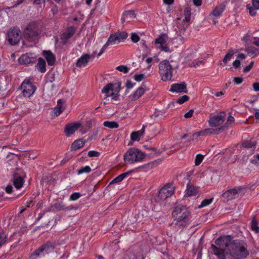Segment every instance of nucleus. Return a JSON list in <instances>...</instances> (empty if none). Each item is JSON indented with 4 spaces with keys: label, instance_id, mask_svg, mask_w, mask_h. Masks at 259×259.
Returning a JSON list of instances; mask_svg holds the SVG:
<instances>
[{
    "label": "nucleus",
    "instance_id": "nucleus-10",
    "mask_svg": "<svg viewBox=\"0 0 259 259\" xmlns=\"http://www.w3.org/2000/svg\"><path fill=\"white\" fill-rule=\"evenodd\" d=\"M23 96L30 97L35 91L36 88L27 79L24 80L20 87Z\"/></svg>",
    "mask_w": 259,
    "mask_h": 259
},
{
    "label": "nucleus",
    "instance_id": "nucleus-62",
    "mask_svg": "<svg viewBox=\"0 0 259 259\" xmlns=\"http://www.w3.org/2000/svg\"><path fill=\"white\" fill-rule=\"evenodd\" d=\"M205 133H206L207 135L208 134H215V129L213 128H207L205 130Z\"/></svg>",
    "mask_w": 259,
    "mask_h": 259
},
{
    "label": "nucleus",
    "instance_id": "nucleus-29",
    "mask_svg": "<svg viewBox=\"0 0 259 259\" xmlns=\"http://www.w3.org/2000/svg\"><path fill=\"white\" fill-rule=\"evenodd\" d=\"M24 181L21 177H16L14 178L13 180V184L15 187L18 189L22 187L23 185Z\"/></svg>",
    "mask_w": 259,
    "mask_h": 259
},
{
    "label": "nucleus",
    "instance_id": "nucleus-21",
    "mask_svg": "<svg viewBox=\"0 0 259 259\" xmlns=\"http://www.w3.org/2000/svg\"><path fill=\"white\" fill-rule=\"evenodd\" d=\"M90 58V56L89 54H84L82 55L77 60L76 63V66L78 67H84L88 63Z\"/></svg>",
    "mask_w": 259,
    "mask_h": 259
},
{
    "label": "nucleus",
    "instance_id": "nucleus-22",
    "mask_svg": "<svg viewBox=\"0 0 259 259\" xmlns=\"http://www.w3.org/2000/svg\"><path fill=\"white\" fill-rule=\"evenodd\" d=\"M43 55L45 57L49 65H54L55 62V57L50 51H45Z\"/></svg>",
    "mask_w": 259,
    "mask_h": 259
},
{
    "label": "nucleus",
    "instance_id": "nucleus-7",
    "mask_svg": "<svg viewBox=\"0 0 259 259\" xmlns=\"http://www.w3.org/2000/svg\"><path fill=\"white\" fill-rule=\"evenodd\" d=\"M174 187L172 185L167 184L163 186L159 191L154 199L157 202H161L171 196L174 192Z\"/></svg>",
    "mask_w": 259,
    "mask_h": 259
},
{
    "label": "nucleus",
    "instance_id": "nucleus-4",
    "mask_svg": "<svg viewBox=\"0 0 259 259\" xmlns=\"http://www.w3.org/2000/svg\"><path fill=\"white\" fill-rule=\"evenodd\" d=\"M145 158V154L138 149L132 148L124 154L123 159L127 164L141 161Z\"/></svg>",
    "mask_w": 259,
    "mask_h": 259
},
{
    "label": "nucleus",
    "instance_id": "nucleus-48",
    "mask_svg": "<svg viewBox=\"0 0 259 259\" xmlns=\"http://www.w3.org/2000/svg\"><path fill=\"white\" fill-rule=\"evenodd\" d=\"M203 159V156L200 154H198L196 156V159H195V165H199L200 163L202 162V160Z\"/></svg>",
    "mask_w": 259,
    "mask_h": 259
},
{
    "label": "nucleus",
    "instance_id": "nucleus-34",
    "mask_svg": "<svg viewBox=\"0 0 259 259\" xmlns=\"http://www.w3.org/2000/svg\"><path fill=\"white\" fill-rule=\"evenodd\" d=\"M103 125L105 127H107L110 128H117L119 126L118 124L115 121H105L103 123Z\"/></svg>",
    "mask_w": 259,
    "mask_h": 259
},
{
    "label": "nucleus",
    "instance_id": "nucleus-38",
    "mask_svg": "<svg viewBox=\"0 0 259 259\" xmlns=\"http://www.w3.org/2000/svg\"><path fill=\"white\" fill-rule=\"evenodd\" d=\"M255 141H246L242 143V146L246 148H250L255 146Z\"/></svg>",
    "mask_w": 259,
    "mask_h": 259
},
{
    "label": "nucleus",
    "instance_id": "nucleus-61",
    "mask_svg": "<svg viewBox=\"0 0 259 259\" xmlns=\"http://www.w3.org/2000/svg\"><path fill=\"white\" fill-rule=\"evenodd\" d=\"M74 33V31L72 29H70L68 30V32L65 34L66 35V38L67 39L70 38L71 37Z\"/></svg>",
    "mask_w": 259,
    "mask_h": 259
},
{
    "label": "nucleus",
    "instance_id": "nucleus-8",
    "mask_svg": "<svg viewBox=\"0 0 259 259\" xmlns=\"http://www.w3.org/2000/svg\"><path fill=\"white\" fill-rule=\"evenodd\" d=\"M226 114L224 111H220L216 115L211 114L208 121L209 125L215 127L221 125L225 120Z\"/></svg>",
    "mask_w": 259,
    "mask_h": 259
},
{
    "label": "nucleus",
    "instance_id": "nucleus-28",
    "mask_svg": "<svg viewBox=\"0 0 259 259\" xmlns=\"http://www.w3.org/2000/svg\"><path fill=\"white\" fill-rule=\"evenodd\" d=\"M186 195L188 196H195L198 195V191L196 188H194V187L188 185L187 189L186 192Z\"/></svg>",
    "mask_w": 259,
    "mask_h": 259
},
{
    "label": "nucleus",
    "instance_id": "nucleus-26",
    "mask_svg": "<svg viewBox=\"0 0 259 259\" xmlns=\"http://www.w3.org/2000/svg\"><path fill=\"white\" fill-rule=\"evenodd\" d=\"M145 126L143 125L142 128L140 131L133 132L131 135V138L132 141L140 140V137L142 136L144 133Z\"/></svg>",
    "mask_w": 259,
    "mask_h": 259
},
{
    "label": "nucleus",
    "instance_id": "nucleus-52",
    "mask_svg": "<svg viewBox=\"0 0 259 259\" xmlns=\"http://www.w3.org/2000/svg\"><path fill=\"white\" fill-rule=\"evenodd\" d=\"M253 64H254V62L253 61L251 62L248 65H247L244 68L243 71L244 72H249L251 70V69L252 68Z\"/></svg>",
    "mask_w": 259,
    "mask_h": 259
},
{
    "label": "nucleus",
    "instance_id": "nucleus-54",
    "mask_svg": "<svg viewBox=\"0 0 259 259\" xmlns=\"http://www.w3.org/2000/svg\"><path fill=\"white\" fill-rule=\"evenodd\" d=\"M109 45V44H108V42L107 41L106 43L103 46V47L101 49L100 52L98 53V56H100L107 49V47Z\"/></svg>",
    "mask_w": 259,
    "mask_h": 259
},
{
    "label": "nucleus",
    "instance_id": "nucleus-35",
    "mask_svg": "<svg viewBox=\"0 0 259 259\" xmlns=\"http://www.w3.org/2000/svg\"><path fill=\"white\" fill-rule=\"evenodd\" d=\"M91 171V168L89 166H82L79 168L77 170V174L78 175H81L84 173H89Z\"/></svg>",
    "mask_w": 259,
    "mask_h": 259
},
{
    "label": "nucleus",
    "instance_id": "nucleus-13",
    "mask_svg": "<svg viewBox=\"0 0 259 259\" xmlns=\"http://www.w3.org/2000/svg\"><path fill=\"white\" fill-rule=\"evenodd\" d=\"M127 37V34L124 31L117 32L111 34L108 39L107 42L110 45L118 44Z\"/></svg>",
    "mask_w": 259,
    "mask_h": 259
},
{
    "label": "nucleus",
    "instance_id": "nucleus-5",
    "mask_svg": "<svg viewBox=\"0 0 259 259\" xmlns=\"http://www.w3.org/2000/svg\"><path fill=\"white\" fill-rule=\"evenodd\" d=\"M159 73L163 81H166L171 79L172 76V68L168 61L165 60L159 63Z\"/></svg>",
    "mask_w": 259,
    "mask_h": 259
},
{
    "label": "nucleus",
    "instance_id": "nucleus-41",
    "mask_svg": "<svg viewBox=\"0 0 259 259\" xmlns=\"http://www.w3.org/2000/svg\"><path fill=\"white\" fill-rule=\"evenodd\" d=\"M7 237L3 232H0V247L4 245L7 241Z\"/></svg>",
    "mask_w": 259,
    "mask_h": 259
},
{
    "label": "nucleus",
    "instance_id": "nucleus-55",
    "mask_svg": "<svg viewBox=\"0 0 259 259\" xmlns=\"http://www.w3.org/2000/svg\"><path fill=\"white\" fill-rule=\"evenodd\" d=\"M234 83L236 84H239L243 81V78L240 77H234L233 79Z\"/></svg>",
    "mask_w": 259,
    "mask_h": 259
},
{
    "label": "nucleus",
    "instance_id": "nucleus-64",
    "mask_svg": "<svg viewBox=\"0 0 259 259\" xmlns=\"http://www.w3.org/2000/svg\"><path fill=\"white\" fill-rule=\"evenodd\" d=\"M193 2L196 7L200 6L202 4V0H193Z\"/></svg>",
    "mask_w": 259,
    "mask_h": 259
},
{
    "label": "nucleus",
    "instance_id": "nucleus-44",
    "mask_svg": "<svg viewBox=\"0 0 259 259\" xmlns=\"http://www.w3.org/2000/svg\"><path fill=\"white\" fill-rule=\"evenodd\" d=\"M189 98L188 96L184 95L177 100L176 103L182 104L185 102L186 101H188L189 100Z\"/></svg>",
    "mask_w": 259,
    "mask_h": 259
},
{
    "label": "nucleus",
    "instance_id": "nucleus-47",
    "mask_svg": "<svg viewBox=\"0 0 259 259\" xmlns=\"http://www.w3.org/2000/svg\"><path fill=\"white\" fill-rule=\"evenodd\" d=\"M227 128H228V126L224 125L223 126H222L220 128H216V129H215V134L218 135V134L222 133L223 132L226 131L227 129Z\"/></svg>",
    "mask_w": 259,
    "mask_h": 259
},
{
    "label": "nucleus",
    "instance_id": "nucleus-6",
    "mask_svg": "<svg viewBox=\"0 0 259 259\" xmlns=\"http://www.w3.org/2000/svg\"><path fill=\"white\" fill-rule=\"evenodd\" d=\"M191 9L190 7H187L184 10V14L185 18L181 22L177 25L178 30L176 29V34L178 36L180 37L181 40H183L184 38L182 36V35L185 31L188 26V24L185 23V22H188L190 21L191 19Z\"/></svg>",
    "mask_w": 259,
    "mask_h": 259
},
{
    "label": "nucleus",
    "instance_id": "nucleus-14",
    "mask_svg": "<svg viewBox=\"0 0 259 259\" xmlns=\"http://www.w3.org/2000/svg\"><path fill=\"white\" fill-rule=\"evenodd\" d=\"M25 34L31 39L35 38L37 35V26L34 22H31L26 27Z\"/></svg>",
    "mask_w": 259,
    "mask_h": 259
},
{
    "label": "nucleus",
    "instance_id": "nucleus-42",
    "mask_svg": "<svg viewBox=\"0 0 259 259\" xmlns=\"http://www.w3.org/2000/svg\"><path fill=\"white\" fill-rule=\"evenodd\" d=\"M250 162L257 166H259V154L254 155L253 158L250 160Z\"/></svg>",
    "mask_w": 259,
    "mask_h": 259
},
{
    "label": "nucleus",
    "instance_id": "nucleus-59",
    "mask_svg": "<svg viewBox=\"0 0 259 259\" xmlns=\"http://www.w3.org/2000/svg\"><path fill=\"white\" fill-rule=\"evenodd\" d=\"M5 190L7 193L10 194L13 190V187L11 185H8L5 188Z\"/></svg>",
    "mask_w": 259,
    "mask_h": 259
},
{
    "label": "nucleus",
    "instance_id": "nucleus-33",
    "mask_svg": "<svg viewBox=\"0 0 259 259\" xmlns=\"http://www.w3.org/2000/svg\"><path fill=\"white\" fill-rule=\"evenodd\" d=\"M225 7L224 5H220L217 6L212 12V14L216 17L220 16L224 11Z\"/></svg>",
    "mask_w": 259,
    "mask_h": 259
},
{
    "label": "nucleus",
    "instance_id": "nucleus-40",
    "mask_svg": "<svg viewBox=\"0 0 259 259\" xmlns=\"http://www.w3.org/2000/svg\"><path fill=\"white\" fill-rule=\"evenodd\" d=\"M213 200V198L208 199H205L203 200L200 205L198 206V208H200L204 206H206L210 204Z\"/></svg>",
    "mask_w": 259,
    "mask_h": 259
},
{
    "label": "nucleus",
    "instance_id": "nucleus-56",
    "mask_svg": "<svg viewBox=\"0 0 259 259\" xmlns=\"http://www.w3.org/2000/svg\"><path fill=\"white\" fill-rule=\"evenodd\" d=\"M194 110L193 109H191L188 112L185 114L184 117L186 118H190L192 116Z\"/></svg>",
    "mask_w": 259,
    "mask_h": 259
},
{
    "label": "nucleus",
    "instance_id": "nucleus-23",
    "mask_svg": "<svg viewBox=\"0 0 259 259\" xmlns=\"http://www.w3.org/2000/svg\"><path fill=\"white\" fill-rule=\"evenodd\" d=\"M64 103L65 102L62 99H59L57 101V105L54 109V114L56 116H59L64 110Z\"/></svg>",
    "mask_w": 259,
    "mask_h": 259
},
{
    "label": "nucleus",
    "instance_id": "nucleus-25",
    "mask_svg": "<svg viewBox=\"0 0 259 259\" xmlns=\"http://www.w3.org/2000/svg\"><path fill=\"white\" fill-rule=\"evenodd\" d=\"M238 52V50H237V49H234H234H230L228 50L227 53L225 56L224 59H223V62L225 64H226L227 62L228 61H229L232 58L233 56L235 53H237Z\"/></svg>",
    "mask_w": 259,
    "mask_h": 259
},
{
    "label": "nucleus",
    "instance_id": "nucleus-1",
    "mask_svg": "<svg viewBox=\"0 0 259 259\" xmlns=\"http://www.w3.org/2000/svg\"><path fill=\"white\" fill-rule=\"evenodd\" d=\"M215 244H211V248L218 259H226L227 255L231 259H243L249 254L245 242L238 240L232 241L229 236L220 237L215 240Z\"/></svg>",
    "mask_w": 259,
    "mask_h": 259
},
{
    "label": "nucleus",
    "instance_id": "nucleus-43",
    "mask_svg": "<svg viewBox=\"0 0 259 259\" xmlns=\"http://www.w3.org/2000/svg\"><path fill=\"white\" fill-rule=\"evenodd\" d=\"M251 229L254 231L255 233L259 232V227L257 226V222L255 220L253 219L251 221Z\"/></svg>",
    "mask_w": 259,
    "mask_h": 259
},
{
    "label": "nucleus",
    "instance_id": "nucleus-49",
    "mask_svg": "<svg viewBox=\"0 0 259 259\" xmlns=\"http://www.w3.org/2000/svg\"><path fill=\"white\" fill-rule=\"evenodd\" d=\"M81 196V194L79 193H74L72 194L70 196V200H76L78 199Z\"/></svg>",
    "mask_w": 259,
    "mask_h": 259
},
{
    "label": "nucleus",
    "instance_id": "nucleus-2",
    "mask_svg": "<svg viewBox=\"0 0 259 259\" xmlns=\"http://www.w3.org/2000/svg\"><path fill=\"white\" fill-rule=\"evenodd\" d=\"M172 215L175 221V225L179 229H183L188 224L190 212L185 206H176L172 211Z\"/></svg>",
    "mask_w": 259,
    "mask_h": 259
},
{
    "label": "nucleus",
    "instance_id": "nucleus-19",
    "mask_svg": "<svg viewBox=\"0 0 259 259\" xmlns=\"http://www.w3.org/2000/svg\"><path fill=\"white\" fill-rule=\"evenodd\" d=\"M54 249V247L51 245H49L48 244H44L42 245L41 247L38 248L37 250H36L34 253L33 255L36 256H39L40 253L42 252H45L46 253L48 254L50 251H53Z\"/></svg>",
    "mask_w": 259,
    "mask_h": 259
},
{
    "label": "nucleus",
    "instance_id": "nucleus-3",
    "mask_svg": "<svg viewBox=\"0 0 259 259\" xmlns=\"http://www.w3.org/2000/svg\"><path fill=\"white\" fill-rule=\"evenodd\" d=\"M120 88L115 84L109 83L107 84L102 90V93L104 95L103 102L101 103L100 105L103 103L104 105L112 103L114 104L119 99L118 94Z\"/></svg>",
    "mask_w": 259,
    "mask_h": 259
},
{
    "label": "nucleus",
    "instance_id": "nucleus-39",
    "mask_svg": "<svg viewBox=\"0 0 259 259\" xmlns=\"http://www.w3.org/2000/svg\"><path fill=\"white\" fill-rule=\"evenodd\" d=\"M52 207L56 209L58 211L66 209L65 206L61 202H58V203H55L52 206Z\"/></svg>",
    "mask_w": 259,
    "mask_h": 259
},
{
    "label": "nucleus",
    "instance_id": "nucleus-46",
    "mask_svg": "<svg viewBox=\"0 0 259 259\" xmlns=\"http://www.w3.org/2000/svg\"><path fill=\"white\" fill-rule=\"evenodd\" d=\"M145 74H135L134 76V79L137 81H141V80H143L145 78Z\"/></svg>",
    "mask_w": 259,
    "mask_h": 259
},
{
    "label": "nucleus",
    "instance_id": "nucleus-15",
    "mask_svg": "<svg viewBox=\"0 0 259 259\" xmlns=\"http://www.w3.org/2000/svg\"><path fill=\"white\" fill-rule=\"evenodd\" d=\"M169 91L171 92L187 93L188 92L187 84L185 82L172 84Z\"/></svg>",
    "mask_w": 259,
    "mask_h": 259
},
{
    "label": "nucleus",
    "instance_id": "nucleus-16",
    "mask_svg": "<svg viewBox=\"0 0 259 259\" xmlns=\"http://www.w3.org/2000/svg\"><path fill=\"white\" fill-rule=\"evenodd\" d=\"M81 123L79 122H75L66 125L65 128V133L66 136L69 137L73 134L81 127Z\"/></svg>",
    "mask_w": 259,
    "mask_h": 259
},
{
    "label": "nucleus",
    "instance_id": "nucleus-57",
    "mask_svg": "<svg viewBox=\"0 0 259 259\" xmlns=\"http://www.w3.org/2000/svg\"><path fill=\"white\" fill-rule=\"evenodd\" d=\"M235 68H238L240 66V61L239 60H235L232 64Z\"/></svg>",
    "mask_w": 259,
    "mask_h": 259
},
{
    "label": "nucleus",
    "instance_id": "nucleus-30",
    "mask_svg": "<svg viewBox=\"0 0 259 259\" xmlns=\"http://www.w3.org/2000/svg\"><path fill=\"white\" fill-rule=\"evenodd\" d=\"M36 66L37 67V69L41 73L46 72V62L44 59L41 58H38Z\"/></svg>",
    "mask_w": 259,
    "mask_h": 259
},
{
    "label": "nucleus",
    "instance_id": "nucleus-53",
    "mask_svg": "<svg viewBox=\"0 0 259 259\" xmlns=\"http://www.w3.org/2000/svg\"><path fill=\"white\" fill-rule=\"evenodd\" d=\"M109 45V44H108V42L107 41L106 43L103 46V47L101 49L100 52L98 53V56H100L107 49V47Z\"/></svg>",
    "mask_w": 259,
    "mask_h": 259
},
{
    "label": "nucleus",
    "instance_id": "nucleus-12",
    "mask_svg": "<svg viewBox=\"0 0 259 259\" xmlns=\"http://www.w3.org/2000/svg\"><path fill=\"white\" fill-rule=\"evenodd\" d=\"M243 189V188L242 187H236L228 189L223 193L222 197L227 201L233 200L238 196Z\"/></svg>",
    "mask_w": 259,
    "mask_h": 259
},
{
    "label": "nucleus",
    "instance_id": "nucleus-45",
    "mask_svg": "<svg viewBox=\"0 0 259 259\" xmlns=\"http://www.w3.org/2000/svg\"><path fill=\"white\" fill-rule=\"evenodd\" d=\"M116 69L120 72H123L127 73L128 72L129 68L126 66L120 65L116 67Z\"/></svg>",
    "mask_w": 259,
    "mask_h": 259
},
{
    "label": "nucleus",
    "instance_id": "nucleus-63",
    "mask_svg": "<svg viewBox=\"0 0 259 259\" xmlns=\"http://www.w3.org/2000/svg\"><path fill=\"white\" fill-rule=\"evenodd\" d=\"M252 87L254 91H259V82L254 83Z\"/></svg>",
    "mask_w": 259,
    "mask_h": 259
},
{
    "label": "nucleus",
    "instance_id": "nucleus-50",
    "mask_svg": "<svg viewBox=\"0 0 259 259\" xmlns=\"http://www.w3.org/2000/svg\"><path fill=\"white\" fill-rule=\"evenodd\" d=\"M89 157H98L100 155V153L96 151H90L88 154Z\"/></svg>",
    "mask_w": 259,
    "mask_h": 259
},
{
    "label": "nucleus",
    "instance_id": "nucleus-24",
    "mask_svg": "<svg viewBox=\"0 0 259 259\" xmlns=\"http://www.w3.org/2000/svg\"><path fill=\"white\" fill-rule=\"evenodd\" d=\"M85 143V141L83 139H80L75 140L73 142L71 146V151H76L77 149L83 147Z\"/></svg>",
    "mask_w": 259,
    "mask_h": 259
},
{
    "label": "nucleus",
    "instance_id": "nucleus-32",
    "mask_svg": "<svg viewBox=\"0 0 259 259\" xmlns=\"http://www.w3.org/2000/svg\"><path fill=\"white\" fill-rule=\"evenodd\" d=\"M145 90L142 87H139L132 95V99L136 100L140 98L145 93Z\"/></svg>",
    "mask_w": 259,
    "mask_h": 259
},
{
    "label": "nucleus",
    "instance_id": "nucleus-20",
    "mask_svg": "<svg viewBox=\"0 0 259 259\" xmlns=\"http://www.w3.org/2000/svg\"><path fill=\"white\" fill-rule=\"evenodd\" d=\"M136 15L133 10L125 11L123 13L121 18V22H130L132 19L135 18Z\"/></svg>",
    "mask_w": 259,
    "mask_h": 259
},
{
    "label": "nucleus",
    "instance_id": "nucleus-37",
    "mask_svg": "<svg viewBox=\"0 0 259 259\" xmlns=\"http://www.w3.org/2000/svg\"><path fill=\"white\" fill-rule=\"evenodd\" d=\"M207 134L205 133V130L203 131H201L198 132H196L195 134H194L190 138V139L188 140L189 142L191 141V140H194L195 138V137H199V136H206Z\"/></svg>",
    "mask_w": 259,
    "mask_h": 259
},
{
    "label": "nucleus",
    "instance_id": "nucleus-36",
    "mask_svg": "<svg viewBox=\"0 0 259 259\" xmlns=\"http://www.w3.org/2000/svg\"><path fill=\"white\" fill-rule=\"evenodd\" d=\"M162 161V159L160 158L157 160H155L153 161H152L151 162L148 163L146 165V167L152 168L154 167V166L160 164Z\"/></svg>",
    "mask_w": 259,
    "mask_h": 259
},
{
    "label": "nucleus",
    "instance_id": "nucleus-31",
    "mask_svg": "<svg viewBox=\"0 0 259 259\" xmlns=\"http://www.w3.org/2000/svg\"><path fill=\"white\" fill-rule=\"evenodd\" d=\"M131 173V171H127L126 172L122 173L114 178L109 184V185H111L112 184L119 183L121 181L123 180L126 176L130 175Z\"/></svg>",
    "mask_w": 259,
    "mask_h": 259
},
{
    "label": "nucleus",
    "instance_id": "nucleus-17",
    "mask_svg": "<svg viewBox=\"0 0 259 259\" xmlns=\"http://www.w3.org/2000/svg\"><path fill=\"white\" fill-rule=\"evenodd\" d=\"M252 5L248 4L247 9L249 10L250 15L254 16L256 14V10H259V0H252Z\"/></svg>",
    "mask_w": 259,
    "mask_h": 259
},
{
    "label": "nucleus",
    "instance_id": "nucleus-60",
    "mask_svg": "<svg viewBox=\"0 0 259 259\" xmlns=\"http://www.w3.org/2000/svg\"><path fill=\"white\" fill-rule=\"evenodd\" d=\"M234 118L232 116H229L228 117V119H227V121L225 125H227V124H231V123L234 122Z\"/></svg>",
    "mask_w": 259,
    "mask_h": 259
},
{
    "label": "nucleus",
    "instance_id": "nucleus-18",
    "mask_svg": "<svg viewBox=\"0 0 259 259\" xmlns=\"http://www.w3.org/2000/svg\"><path fill=\"white\" fill-rule=\"evenodd\" d=\"M36 61V58L31 56V54H25L22 55L19 59V62L21 64H28L33 63Z\"/></svg>",
    "mask_w": 259,
    "mask_h": 259
},
{
    "label": "nucleus",
    "instance_id": "nucleus-27",
    "mask_svg": "<svg viewBox=\"0 0 259 259\" xmlns=\"http://www.w3.org/2000/svg\"><path fill=\"white\" fill-rule=\"evenodd\" d=\"M245 51L248 55L252 56L253 58L259 55V50L252 46H248L245 48Z\"/></svg>",
    "mask_w": 259,
    "mask_h": 259
},
{
    "label": "nucleus",
    "instance_id": "nucleus-11",
    "mask_svg": "<svg viewBox=\"0 0 259 259\" xmlns=\"http://www.w3.org/2000/svg\"><path fill=\"white\" fill-rule=\"evenodd\" d=\"M20 30L18 27L10 29L7 33L8 40L12 45H15L18 43L20 39Z\"/></svg>",
    "mask_w": 259,
    "mask_h": 259
},
{
    "label": "nucleus",
    "instance_id": "nucleus-51",
    "mask_svg": "<svg viewBox=\"0 0 259 259\" xmlns=\"http://www.w3.org/2000/svg\"><path fill=\"white\" fill-rule=\"evenodd\" d=\"M131 39L133 42H137L140 39V37L137 34L133 33L131 36Z\"/></svg>",
    "mask_w": 259,
    "mask_h": 259
},
{
    "label": "nucleus",
    "instance_id": "nucleus-9",
    "mask_svg": "<svg viewBox=\"0 0 259 259\" xmlns=\"http://www.w3.org/2000/svg\"><path fill=\"white\" fill-rule=\"evenodd\" d=\"M168 39V37L166 33H161L155 41V44L158 45V49L161 51H163L167 53H170L172 50L171 49L167 43Z\"/></svg>",
    "mask_w": 259,
    "mask_h": 259
},
{
    "label": "nucleus",
    "instance_id": "nucleus-58",
    "mask_svg": "<svg viewBox=\"0 0 259 259\" xmlns=\"http://www.w3.org/2000/svg\"><path fill=\"white\" fill-rule=\"evenodd\" d=\"M135 83H133L131 80H127L126 82V87L128 89H132L134 87Z\"/></svg>",
    "mask_w": 259,
    "mask_h": 259
}]
</instances>
